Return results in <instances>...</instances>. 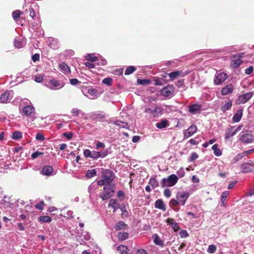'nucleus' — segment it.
I'll return each instance as SVG.
<instances>
[{
    "label": "nucleus",
    "instance_id": "f257e3e1",
    "mask_svg": "<svg viewBox=\"0 0 254 254\" xmlns=\"http://www.w3.org/2000/svg\"><path fill=\"white\" fill-rule=\"evenodd\" d=\"M102 179L97 181V184L99 186L104 185H113V181L115 178V175L114 172L110 169H102L101 172Z\"/></svg>",
    "mask_w": 254,
    "mask_h": 254
},
{
    "label": "nucleus",
    "instance_id": "f03ea898",
    "mask_svg": "<svg viewBox=\"0 0 254 254\" xmlns=\"http://www.w3.org/2000/svg\"><path fill=\"white\" fill-rule=\"evenodd\" d=\"M189 196L190 193L188 192H178L176 194V199L172 198L170 201V204L174 207H177L180 204L184 206Z\"/></svg>",
    "mask_w": 254,
    "mask_h": 254
},
{
    "label": "nucleus",
    "instance_id": "7ed1b4c3",
    "mask_svg": "<svg viewBox=\"0 0 254 254\" xmlns=\"http://www.w3.org/2000/svg\"><path fill=\"white\" fill-rule=\"evenodd\" d=\"M103 191L100 194L103 200H107L113 196L115 192V184L104 185Z\"/></svg>",
    "mask_w": 254,
    "mask_h": 254
},
{
    "label": "nucleus",
    "instance_id": "20e7f679",
    "mask_svg": "<svg viewBox=\"0 0 254 254\" xmlns=\"http://www.w3.org/2000/svg\"><path fill=\"white\" fill-rule=\"evenodd\" d=\"M239 140L244 144H250L254 142V135L251 131L243 130L239 135Z\"/></svg>",
    "mask_w": 254,
    "mask_h": 254
},
{
    "label": "nucleus",
    "instance_id": "39448f33",
    "mask_svg": "<svg viewBox=\"0 0 254 254\" xmlns=\"http://www.w3.org/2000/svg\"><path fill=\"white\" fill-rule=\"evenodd\" d=\"M178 181V177L175 174H172L167 178H163L160 182V185L162 188L173 187L177 184Z\"/></svg>",
    "mask_w": 254,
    "mask_h": 254
},
{
    "label": "nucleus",
    "instance_id": "423d86ee",
    "mask_svg": "<svg viewBox=\"0 0 254 254\" xmlns=\"http://www.w3.org/2000/svg\"><path fill=\"white\" fill-rule=\"evenodd\" d=\"M46 86L51 90H59L62 88L65 85L63 80H59L55 78H52L48 82Z\"/></svg>",
    "mask_w": 254,
    "mask_h": 254
},
{
    "label": "nucleus",
    "instance_id": "0eeeda50",
    "mask_svg": "<svg viewBox=\"0 0 254 254\" xmlns=\"http://www.w3.org/2000/svg\"><path fill=\"white\" fill-rule=\"evenodd\" d=\"M254 94V92H249L238 96V99L236 100V104L238 105L244 104L248 102L253 97Z\"/></svg>",
    "mask_w": 254,
    "mask_h": 254
},
{
    "label": "nucleus",
    "instance_id": "6e6552de",
    "mask_svg": "<svg viewBox=\"0 0 254 254\" xmlns=\"http://www.w3.org/2000/svg\"><path fill=\"white\" fill-rule=\"evenodd\" d=\"M22 115L31 119H34L35 114V108L33 106L26 105L22 109Z\"/></svg>",
    "mask_w": 254,
    "mask_h": 254
},
{
    "label": "nucleus",
    "instance_id": "1a4fd4ad",
    "mask_svg": "<svg viewBox=\"0 0 254 254\" xmlns=\"http://www.w3.org/2000/svg\"><path fill=\"white\" fill-rule=\"evenodd\" d=\"M174 87L173 85H168L164 87L161 90V94L165 97H171L174 95Z\"/></svg>",
    "mask_w": 254,
    "mask_h": 254
},
{
    "label": "nucleus",
    "instance_id": "9d476101",
    "mask_svg": "<svg viewBox=\"0 0 254 254\" xmlns=\"http://www.w3.org/2000/svg\"><path fill=\"white\" fill-rule=\"evenodd\" d=\"M13 96V92L11 90L6 91L0 96V103H6L10 102Z\"/></svg>",
    "mask_w": 254,
    "mask_h": 254
},
{
    "label": "nucleus",
    "instance_id": "9b49d317",
    "mask_svg": "<svg viewBox=\"0 0 254 254\" xmlns=\"http://www.w3.org/2000/svg\"><path fill=\"white\" fill-rule=\"evenodd\" d=\"M227 75L224 72H220L215 76L214 83L215 85H220L227 78Z\"/></svg>",
    "mask_w": 254,
    "mask_h": 254
},
{
    "label": "nucleus",
    "instance_id": "f8f14e48",
    "mask_svg": "<svg viewBox=\"0 0 254 254\" xmlns=\"http://www.w3.org/2000/svg\"><path fill=\"white\" fill-rule=\"evenodd\" d=\"M242 172L243 173H249L254 172V163H245L241 166Z\"/></svg>",
    "mask_w": 254,
    "mask_h": 254
},
{
    "label": "nucleus",
    "instance_id": "ddd939ff",
    "mask_svg": "<svg viewBox=\"0 0 254 254\" xmlns=\"http://www.w3.org/2000/svg\"><path fill=\"white\" fill-rule=\"evenodd\" d=\"M87 93L88 95L87 96L90 99H95L100 96V93L98 90L93 88H89L88 89Z\"/></svg>",
    "mask_w": 254,
    "mask_h": 254
},
{
    "label": "nucleus",
    "instance_id": "4468645a",
    "mask_svg": "<svg viewBox=\"0 0 254 254\" xmlns=\"http://www.w3.org/2000/svg\"><path fill=\"white\" fill-rule=\"evenodd\" d=\"M48 45L50 48L54 50L58 49L60 46L58 40L53 37L49 38Z\"/></svg>",
    "mask_w": 254,
    "mask_h": 254
},
{
    "label": "nucleus",
    "instance_id": "2eb2a0df",
    "mask_svg": "<svg viewBox=\"0 0 254 254\" xmlns=\"http://www.w3.org/2000/svg\"><path fill=\"white\" fill-rule=\"evenodd\" d=\"M197 131V127L195 125H192L188 128L184 133V138H187L192 136Z\"/></svg>",
    "mask_w": 254,
    "mask_h": 254
},
{
    "label": "nucleus",
    "instance_id": "dca6fc26",
    "mask_svg": "<svg viewBox=\"0 0 254 254\" xmlns=\"http://www.w3.org/2000/svg\"><path fill=\"white\" fill-rule=\"evenodd\" d=\"M234 87L233 84L230 83L222 88L221 90V94L222 95H226L229 94L233 91Z\"/></svg>",
    "mask_w": 254,
    "mask_h": 254
},
{
    "label": "nucleus",
    "instance_id": "f3484780",
    "mask_svg": "<svg viewBox=\"0 0 254 254\" xmlns=\"http://www.w3.org/2000/svg\"><path fill=\"white\" fill-rule=\"evenodd\" d=\"M201 108V105L198 104L190 105L189 107V111L192 114H195L200 111Z\"/></svg>",
    "mask_w": 254,
    "mask_h": 254
},
{
    "label": "nucleus",
    "instance_id": "a211bd4d",
    "mask_svg": "<svg viewBox=\"0 0 254 254\" xmlns=\"http://www.w3.org/2000/svg\"><path fill=\"white\" fill-rule=\"evenodd\" d=\"M26 44V42L24 39L19 37H16L14 41V45L17 48H21L23 47Z\"/></svg>",
    "mask_w": 254,
    "mask_h": 254
},
{
    "label": "nucleus",
    "instance_id": "6ab92c4d",
    "mask_svg": "<svg viewBox=\"0 0 254 254\" xmlns=\"http://www.w3.org/2000/svg\"><path fill=\"white\" fill-rule=\"evenodd\" d=\"M152 238L153 239L154 243L158 246L161 247H164L165 246L164 241L160 239L159 235L155 234L152 235Z\"/></svg>",
    "mask_w": 254,
    "mask_h": 254
},
{
    "label": "nucleus",
    "instance_id": "aec40b11",
    "mask_svg": "<svg viewBox=\"0 0 254 254\" xmlns=\"http://www.w3.org/2000/svg\"><path fill=\"white\" fill-rule=\"evenodd\" d=\"M164 109L160 106H156L153 108V116L154 117L157 118L161 116L164 113Z\"/></svg>",
    "mask_w": 254,
    "mask_h": 254
},
{
    "label": "nucleus",
    "instance_id": "412c9836",
    "mask_svg": "<svg viewBox=\"0 0 254 254\" xmlns=\"http://www.w3.org/2000/svg\"><path fill=\"white\" fill-rule=\"evenodd\" d=\"M155 207L165 211L166 209V205L161 199H158L155 202Z\"/></svg>",
    "mask_w": 254,
    "mask_h": 254
},
{
    "label": "nucleus",
    "instance_id": "4be33fe9",
    "mask_svg": "<svg viewBox=\"0 0 254 254\" xmlns=\"http://www.w3.org/2000/svg\"><path fill=\"white\" fill-rule=\"evenodd\" d=\"M235 131L234 127H231L227 129L225 134V139L227 140L230 137L234 136L236 134V132Z\"/></svg>",
    "mask_w": 254,
    "mask_h": 254
},
{
    "label": "nucleus",
    "instance_id": "5701e85b",
    "mask_svg": "<svg viewBox=\"0 0 254 254\" xmlns=\"http://www.w3.org/2000/svg\"><path fill=\"white\" fill-rule=\"evenodd\" d=\"M242 63L243 61L241 59H235L234 58L231 61L230 65L233 68H237Z\"/></svg>",
    "mask_w": 254,
    "mask_h": 254
},
{
    "label": "nucleus",
    "instance_id": "b1692460",
    "mask_svg": "<svg viewBox=\"0 0 254 254\" xmlns=\"http://www.w3.org/2000/svg\"><path fill=\"white\" fill-rule=\"evenodd\" d=\"M243 116V110L239 109L233 117V121L235 123L239 122Z\"/></svg>",
    "mask_w": 254,
    "mask_h": 254
},
{
    "label": "nucleus",
    "instance_id": "393cba45",
    "mask_svg": "<svg viewBox=\"0 0 254 254\" xmlns=\"http://www.w3.org/2000/svg\"><path fill=\"white\" fill-rule=\"evenodd\" d=\"M187 74V73L184 74L181 71H175L170 72L169 74V76L171 78V79H175L177 78L178 76H184L185 75H186Z\"/></svg>",
    "mask_w": 254,
    "mask_h": 254
},
{
    "label": "nucleus",
    "instance_id": "a878e982",
    "mask_svg": "<svg viewBox=\"0 0 254 254\" xmlns=\"http://www.w3.org/2000/svg\"><path fill=\"white\" fill-rule=\"evenodd\" d=\"M59 66L61 70L65 74L70 73L69 67L64 63H62L59 64Z\"/></svg>",
    "mask_w": 254,
    "mask_h": 254
},
{
    "label": "nucleus",
    "instance_id": "bb28decb",
    "mask_svg": "<svg viewBox=\"0 0 254 254\" xmlns=\"http://www.w3.org/2000/svg\"><path fill=\"white\" fill-rule=\"evenodd\" d=\"M169 125V122L167 119H163L160 122L157 123L156 126L158 128L163 129Z\"/></svg>",
    "mask_w": 254,
    "mask_h": 254
},
{
    "label": "nucleus",
    "instance_id": "cd10ccee",
    "mask_svg": "<svg viewBox=\"0 0 254 254\" xmlns=\"http://www.w3.org/2000/svg\"><path fill=\"white\" fill-rule=\"evenodd\" d=\"M91 118L94 120H101L106 118V116L101 112L93 113L91 115Z\"/></svg>",
    "mask_w": 254,
    "mask_h": 254
},
{
    "label": "nucleus",
    "instance_id": "c85d7f7f",
    "mask_svg": "<svg viewBox=\"0 0 254 254\" xmlns=\"http://www.w3.org/2000/svg\"><path fill=\"white\" fill-rule=\"evenodd\" d=\"M127 225L125 224L124 221H119L116 225L115 228L116 231H119L121 230H126L127 228Z\"/></svg>",
    "mask_w": 254,
    "mask_h": 254
},
{
    "label": "nucleus",
    "instance_id": "c756f323",
    "mask_svg": "<svg viewBox=\"0 0 254 254\" xmlns=\"http://www.w3.org/2000/svg\"><path fill=\"white\" fill-rule=\"evenodd\" d=\"M42 171L44 175L49 176L52 173L53 169L51 166H45L43 167Z\"/></svg>",
    "mask_w": 254,
    "mask_h": 254
},
{
    "label": "nucleus",
    "instance_id": "7c9ffc66",
    "mask_svg": "<svg viewBox=\"0 0 254 254\" xmlns=\"http://www.w3.org/2000/svg\"><path fill=\"white\" fill-rule=\"evenodd\" d=\"M117 250L118 251L119 254H127L128 253V249L126 246H119L117 248Z\"/></svg>",
    "mask_w": 254,
    "mask_h": 254
},
{
    "label": "nucleus",
    "instance_id": "2f4dec72",
    "mask_svg": "<svg viewBox=\"0 0 254 254\" xmlns=\"http://www.w3.org/2000/svg\"><path fill=\"white\" fill-rule=\"evenodd\" d=\"M212 150L216 156L219 157L222 155L221 150L218 148V144H215L212 146Z\"/></svg>",
    "mask_w": 254,
    "mask_h": 254
},
{
    "label": "nucleus",
    "instance_id": "473e14b6",
    "mask_svg": "<svg viewBox=\"0 0 254 254\" xmlns=\"http://www.w3.org/2000/svg\"><path fill=\"white\" fill-rule=\"evenodd\" d=\"M149 184L152 187L153 189H155L159 186V183L154 177H151L150 179Z\"/></svg>",
    "mask_w": 254,
    "mask_h": 254
},
{
    "label": "nucleus",
    "instance_id": "72a5a7b5",
    "mask_svg": "<svg viewBox=\"0 0 254 254\" xmlns=\"http://www.w3.org/2000/svg\"><path fill=\"white\" fill-rule=\"evenodd\" d=\"M116 126H118V127H119L120 128H126V129L129 128V127L128 124L127 122L122 121L120 120H118L117 121Z\"/></svg>",
    "mask_w": 254,
    "mask_h": 254
},
{
    "label": "nucleus",
    "instance_id": "f704fd0d",
    "mask_svg": "<svg viewBox=\"0 0 254 254\" xmlns=\"http://www.w3.org/2000/svg\"><path fill=\"white\" fill-rule=\"evenodd\" d=\"M97 174V172L95 169L88 170L85 175V176L88 179H90Z\"/></svg>",
    "mask_w": 254,
    "mask_h": 254
},
{
    "label": "nucleus",
    "instance_id": "c9c22d12",
    "mask_svg": "<svg viewBox=\"0 0 254 254\" xmlns=\"http://www.w3.org/2000/svg\"><path fill=\"white\" fill-rule=\"evenodd\" d=\"M232 106V101H230L225 104L223 106H222L221 108V110L223 112H225L227 110H230Z\"/></svg>",
    "mask_w": 254,
    "mask_h": 254
},
{
    "label": "nucleus",
    "instance_id": "e433bc0d",
    "mask_svg": "<svg viewBox=\"0 0 254 254\" xmlns=\"http://www.w3.org/2000/svg\"><path fill=\"white\" fill-rule=\"evenodd\" d=\"M39 220L42 223H48L52 221V218L50 216L46 215L39 217Z\"/></svg>",
    "mask_w": 254,
    "mask_h": 254
},
{
    "label": "nucleus",
    "instance_id": "4c0bfd02",
    "mask_svg": "<svg viewBox=\"0 0 254 254\" xmlns=\"http://www.w3.org/2000/svg\"><path fill=\"white\" fill-rule=\"evenodd\" d=\"M136 68L134 66H129L127 67L125 70V75H129L132 73L136 70Z\"/></svg>",
    "mask_w": 254,
    "mask_h": 254
},
{
    "label": "nucleus",
    "instance_id": "58836bf2",
    "mask_svg": "<svg viewBox=\"0 0 254 254\" xmlns=\"http://www.w3.org/2000/svg\"><path fill=\"white\" fill-rule=\"evenodd\" d=\"M85 59L90 62H96L97 57L94 56L93 54H87L85 56Z\"/></svg>",
    "mask_w": 254,
    "mask_h": 254
},
{
    "label": "nucleus",
    "instance_id": "ea45409f",
    "mask_svg": "<svg viewBox=\"0 0 254 254\" xmlns=\"http://www.w3.org/2000/svg\"><path fill=\"white\" fill-rule=\"evenodd\" d=\"M118 237L119 240L124 241L128 237V234L127 232H119L118 234Z\"/></svg>",
    "mask_w": 254,
    "mask_h": 254
},
{
    "label": "nucleus",
    "instance_id": "a19ab883",
    "mask_svg": "<svg viewBox=\"0 0 254 254\" xmlns=\"http://www.w3.org/2000/svg\"><path fill=\"white\" fill-rule=\"evenodd\" d=\"M22 136V133L19 131H14L12 135V138L14 140H18L21 138Z\"/></svg>",
    "mask_w": 254,
    "mask_h": 254
},
{
    "label": "nucleus",
    "instance_id": "79ce46f5",
    "mask_svg": "<svg viewBox=\"0 0 254 254\" xmlns=\"http://www.w3.org/2000/svg\"><path fill=\"white\" fill-rule=\"evenodd\" d=\"M97 189V187L94 183H91L88 187V191L90 194H92Z\"/></svg>",
    "mask_w": 254,
    "mask_h": 254
},
{
    "label": "nucleus",
    "instance_id": "37998d69",
    "mask_svg": "<svg viewBox=\"0 0 254 254\" xmlns=\"http://www.w3.org/2000/svg\"><path fill=\"white\" fill-rule=\"evenodd\" d=\"M96 64L98 65H104L107 64V61L105 59L100 56L97 57Z\"/></svg>",
    "mask_w": 254,
    "mask_h": 254
},
{
    "label": "nucleus",
    "instance_id": "c03bdc74",
    "mask_svg": "<svg viewBox=\"0 0 254 254\" xmlns=\"http://www.w3.org/2000/svg\"><path fill=\"white\" fill-rule=\"evenodd\" d=\"M137 82L138 84L144 85L149 84L151 82V81L150 79H138Z\"/></svg>",
    "mask_w": 254,
    "mask_h": 254
},
{
    "label": "nucleus",
    "instance_id": "a18cd8bd",
    "mask_svg": "<svg viewBox=\"0 0 254 254\" xmlns=\"http://www.w3.org/2000/svg\"><path fill=\"white\" fill-rule=\"evenodd\" d=\"M31 28L37 33H38V35L39 36L43 37L44 35V31L43 30H41L39 28L37 27L35 28V25L32 24Z\"/></svg>",
    "mask_w": 254,
    "mask_h": 254
},
{
    "label": "nucleus",
    "instance_id": "49530a36",
    "mask_svg": "<svg viewBox=\"0 0 254 254\" xmlns=\"http://www.w3.org/2000/svg\"><path fill=\"white\" fill-rule=\"evenodd\" d=\"M21 14V11L19 10H16L15 11H14L12 13V16L13 18V19L15 21H17L20 18V16Z\"/></svg>",
    "mask_w": 254,
    "mask_h": 254
},
{
    "label": "nucleus",
    "instance_id": "de8ad7c7",
    "mask_svg": "<svg viewBox=\"0 0 254 254\" xmlns=\"http://www.w3.org/2000/svg\"><path fill=\"white\" fill-rule=\"evenodd\" d=\"M99 157L104 158L106 157L109 154L108 149H104L100 151H98Z\"/></svg>",
    "mask_w": 254,
    "mask_h": 254
},
{
    "label": "nucleus",
    "instance_id": "09e8293b",
    "mask_svg": "<svg viewBox=\"0 0 254 254\" xmlns=\"http://www.w3.org/2000/svg\"><path fill=\"white\" fill-rule=\"evenodd\" d=\"M117 196L121 201H122L125 198V194L123 190H119L117 192Z\"/></svg>",
    "mask_w": 254,
    "mask_h": 254
},
{
    "label": "nucleus",
    "instance_id": "8fccbe9b",
    "mask_svg": "<svg viewBox=\"0 0 254 254\" xmlns=\"http://www.w3.org/2000/svg\"><path fill=\"white\" fill-rule=\"evenodd\" d=\"M216 251V247L214 245H210L207 249V252L210 254H213Z\"/></svg>",
    "mask_w": 254,
    "mask_h": 254
},
{
    "label": "nucleus",
    "instance_id": "3c124183",
    "mask_svg": "<svg viewBox=\"0 0 254 254\" xmlns=\"http://www.w3.org/2000/svg\"><path fill=\"white\" fill-rule=\"evenodd\" d=\"M44 154V152L36 151L33 152L31 155V157L33 159L37 158L38 156Z\"/></svg>",
    "mask_w": 254,
    "mask_h": 254
},
{
    "label": "nucleus",
    "instance_id": "603ef678",
    "mask_svg": "<svg viewBox=\"0 0 254 254\" xmlns=\"http://www.w3.org/2000/svg\"><path fill=\"white\" fill-rule=\"evenodd\" d=\"M229 194V193L228 191H225L223 192H222L220 199V200L222 202H223V201H225L226 200Z\"/></svg>",
    "mask_w": 254,
    "mask_h": 254
},
{
    "label": "nucleus",
    "instance_id": "864d4df0",
    "mask_svg": "<svg viewBox=\"0 0 254 254\" xmlns=\"http://www.w3.org/2000/svg\"><path fill=\"white\" fill-rule=\"evenodd\" d=\"M83 155L86 158H91L92 152L88 149H86L83 151Z\"/></svg>",
    "mask_w": 254,
    "mask_h": 254
},
{
    "label": "nucleus",
    "instance_id": "5fc2aeb1",
    "mask_svg": "<svg viewBox=\"0 0 254 254\" xmlns=\"http://www.w3.org/2000/svg\"><path fill=\"white\" fill-rule=\"evenodd\" d=\"M45 138L44 135L42 133L38 132L36 135V139L37 140L42 141L44 140Z\"/></svg>",
    "mask_w": 254,
    "mask_h": 254
},
{
    "label": "nucleus",
    "instance_id": "6e6d98bb",
    "mask_svg": "<svg viewBox=\"0 0 254 254\" xmlns=\"http://www.w3.org/2000/svg\"><path fill=\"white\" fill-rule=\"evenodd\" d=\"M198 158V155L195 152H192L189 160V162H192Z\"/></svg>",
    "mask_w": 254,
    "mask_h": 254
},
{
    "label": "nucleus",
    "instance_id": "4d7b16f0",
    "mask_svg": "<svg viewBox=\"0 0 254 254\" xmlns=\"http://www.w3.org/2000/svg\"><path fill=\"white\" fill-rule=\"evenodd\" d=\"M113 81V79L109 77H106L103 80V83L107 85H111Z\"/></svg>",
    "mask_w": 254,
    "mask_h": 254
},
{
    "label": "nucleus",
    "instance_id": "13d9d810",
    "mask_svg": "<svg viewBox=\"0 0 254 254\" xmlns=\"http://www.w3.org/2000/svg\"><path fill=\"white\" fill-rule=\"evenodd\" d=\"M118 201L116 199H111L109 200V207H113L115 205L118 204Z\"/></svg>",
    "mask_w": 254,
    "mask_h": 254
},
{
    "label": "nucleus",
    "instance_id": "bf43d9fd",
    "mask_svg": "<svg viewBox=\"0 0 254 254\" xmlns=\"http://www.w3.org/2000/svg\"><path fill=\"white\" fill-rule=\"evenodd\" d=\"M179 235L181 238H185L189 236L188 233L185 230H182L180 231Z\"/></svg>",
    "mask_w": 254,
    "mask_h": 254
},
{
    "label": "nucleus",
    "instance_id": "052dcab7",
    "mask_svg": "<svg viewBox=\"0 0 254 254\" xmlns=\"http://www.w3.org/2000/svg\"><path fill=\"white\" fill-rule=\"evenodd\" d=\"M105 145L103 142L98 141L96 143V149L97 150H99L100 148H103L104 149L105 148Z\"/></svg>",
    "mask_w": 254,
    "mask_h": 254
},
{
    "label": "nucleus",
    "instance_id": "680f3d73",
    "mask_svg": "<svg viewBox=\"0 0 254 254\" xmlns=\"http://www.w3.org/2000/svg\"><path fill=\"white\" fill-rule=\"evenodd\" d=\"M185 171H184V170L183 168H180L177 172V175L180 177V178H182L185 175Z\"/></svg>",
    "mask_w": 254,
    "mask_h": 254
},
{
    "label": "nucleus",
    "instance_id": "e2e57ef3",
    "mask_svg": "<svg viewBox=\"0 0 254 254\" xmlns=\"http://www.w3.org/2000/svg\"><path fill=\"white\" fill-rule=\"evenodd\" d=\"M63 135L69 140L72 138L73 133L71 132H65L63 133Z\"/></svg>",
    "mask_w": 254,
    "mask_h": 254
},
{
    "label": "nucleus",
    "instance_id": "0e129e2a",
    "mask_svg": "<svg viewBox=\"0 0 254 254\" xmlns=\"http://www.w3.org/2000/svg\"><path fill=\"white\" fill-rule=\"evenodd\" d=\"M91 158L93 159V160H97L98 158H99L98 151H92Z\"/></svg>",
    "mask_w": 254,
    "mask_h": 254
},
{
    "label": "nucleus",
    "instance_id": "69168bd1",
    "mask_svg": "<svg viewBox=\"0 0 254 254\" xmlns=\"http://www.w3.org/2000/svg\"><path fill=\"white\" fill-rule=\"evenodd\" d=\"M176 85L178 88L183 87L184 86V79H180L176 83Z\"/></svg>",
    "mask_w": 254,
    "mask_h": 254
},
{
    "label": "nucleus",
    "instance_id": "338daca9",
    "mask_svg": "<svg viewBox=\"0 0 254 254\" xmlns=\"http://www.w3.org/2000/svg\"><path fill=\"white\" fill-rule=\"evenodd\" d=\"M171 227L173 228L175 232H177L180 229L179 224L176 222H174V223H173Z\"/></svg>",
    "mask_w": 254,
    "mask_h": 254
},
{
    "label": "nucleus",
    "instance_id": "774afa93",
    "mask_svg": "<svg viewBox=\"0 0 254 254\" xmlns=\"http://www.w3.org/2000/svg\"><path fill=\"white\" fill-rule=\"evenodd\" d=\"M80 112V110L77 108H73L71 111V113L75 116H78L79 115Z\"/></svg>",
    "mask_w": 254,
    "mask_h": 254
}]
</instances>
